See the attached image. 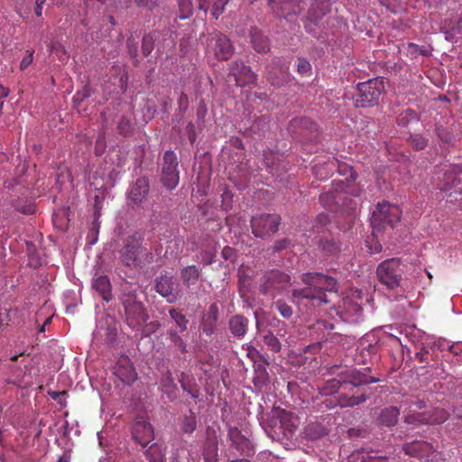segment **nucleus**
<instances>
[{
	"label": "nucleus",
	"instance_id": "1",
	"mask_svg": "<svg viewBox=\"0 0 462 462\" xmlns=\"http://www.w3.org/2000/svg\"><path fill=\"white\" fill-rule=\"evenodd\" d=\"M301 280L306 287L293 290L292 296L295 300H310L320 305L332 300L325 291L337 297V281L331 276L319 273H308L302 275Z\"/></svg>",
	"mask_w": 462,
	"mask_h": 462
},
{
	"label": "nucleus",
	"instance_id": "2",
	"mask_svg": "<svg viewBox=\"0 0 462 462\" xmlns=\"http://www.w3.org/2000/svg\"><path fill=\"white\" fill-rule=\"evenodd\" d=\"M143 237L139 232H135L131 240L128 241L123 249L121 259L126 266H137L142 263H151L152 254L149 250L142 245Z\"/></svg>",
	"mask_w": 462,
	"mask_h": 462
},
{
	"label": "nucleus",
	"instance_id": "3",
	"mask_svg": "<svg viewBox=\"0 0 462 462\" xmlns=\"http://www.w3.org/2000/svg\"><path fill=\"white\" fill-rule=\"evenodd\" d=\"M401 214V209L396 205L385 201L378 203L371 217L373 233L380 232L387 226L393 228L399 222Z\"/></svg>",
	"mask_w": 462,
	"mask_h": 462
},
{
	"label": "nucleus",
	"instance_id": "4",
	"mask_svg": "<svg viewBox=\"0 0 462 462\" xmlns=\"http://www.w3.org/2000/svg\"><path fill=\"white\" fill-rule=\"evenodd\" d=\"M362 291L356 290L343 298L335 308L337 315L346 322L356 323L361 319L363 309L361 307Z\"/></svg>",
	"mask_w": 462,
	"mask_h": 462
},
{
	"label": "nucleus",
	"instance_id": "5",
	"mask_svg": "<svg viewBox=\"0 0 462 462\" xmlns=\"http://www.w3.org/2000/svg\"><path fill=\"white\" fill-rule=\"evenodd\" d=\"M357 89L358 94L355 98L356 106L360 107L372 106L378 102L384 89V83L382 79H372L366 82L359 83Z\"/></svg>",
	"mask_w": 462,
	"mask_h": 462
},
{
	"label": "nucleus",
	"instance_id": "6",
	"mask_svg": "<svg viewBox=\"0 0 462 462\" xmlns=\"http://www.w3.org/2000/svg\"><path fill=\"white\" fill-rule=\"evenodd\" d=\"M121 301L125 308L126 322L134 329L140 328L148 319V314L143 305L136 300L133 293H124Z\"/></svg>",
	"mask_w": 462,
	"mask_h": 462
},
{
	"label": "nucleus",
	"instance_id": "7",
	"mask_svg": "<svg viewBox=\"0 0 462 462\" xmlns=\"http://www.w3.org/2000/svg\"><path fill=\"white\" fill-rule=\"evenodd\" d=\"M376 273L379 281L387 288L394 289L398 287L402 274L399 259L385 260L378 265Z\"/></svg>",
	"mask_w": 462,
	"mask_h": 462
},
{
	"label": "nucleus",
	"instance_id": "8",
	"mask_svg": "<svg viewBox=\"0 0 462 462\" xmlns=\"http://www.w3.org/2000/svg\"><path fill=\"white\" fill-rule=\"evenodd\" d=\"M206 49L208 54H213L218 60H227L233 53L229 39L217 32L208 35Z\"/></svg>",
	"mask_w": 462,
	"mask_h": 462
},
{
	"label": "nucleus",
	"instance_id": "9",
	"mask_svg": "<svg viewBox=\"0 0 462 462\" xmlns=\"http://www.w3.org/2000/svg\"><path fill=\"white\" fill-rule=\"evenodd\" d=\"M162 180L163 185L169 189H175L179 183L178 161L176 154L172 151H167L164 153Z\"/></svg>",
	"mask_w": 462,
	"mask_h": 462
},
{
	"label": "nucleus",
	"instance_id": "10",
	"mask_svg": "<svg viewBox=\"0 0 462 462\" xmlns=\"http://www.w3.org/2000/svg\"><path fill=\"white\" fill-rule=\"evenodd\" d=\"M447 419V412L443 409H435L432 411L417 413L416 409L404 411V420L408 424L425 423L440 424Z\"/></svg>",
	"mask_w": 462,
	"mask_h": 462
},
{
	"label": "nucleus",
	"instance_id": "11",
	"mask_svg": "<svg viewBox=\"0 0 462 462\" xmlns=\"http://www.w3.org/2000/svg\"><path fill=\"white\" fill-rule=\"evenodd\" d=\"M280 224V217L276 215H261L252 218L251 225L255 236L264 237L274 234Z\"/></svg>",
	"mask_w": 462,
	"mask_h": 462
},
{
	"label": "nucleus",
	"instance_id": "12",
	"mask_svg": "<svg viewBox=\"0 0 462 462\" xmlns=\"http://www.w3.org/2000/svg\"><path fill=\"white\" fill-rule=\"evenodd\" d=\"M290 282V276L279 271H272L264 276L262 287L263 294L275 297L276 292L283 290Z\"/></svg>",
	"mask_w": 462,
	"mask_h": 462
},
{
	"label": "nucleus",
	"instance_id": "13",
	"mask_svg": "<svg viewBox=\"0 0 462 462\" xmlns=\"http://www.w3.org/2000/svg\"><path fill=\"white\" fill-rule=\"evenodd\" d=\"M132 435L142 447L147 446L154 438L152 425L143 417L136 418L133 425Z\"/></svg>",
	"mask_w": 462,
	"mask_h": 462
},
{
	"label": "nucleus",
	"instance_id": "14",
	"mask_svg": "<svg viewBox=\"0 0 462 462\" xmlns=\"http://www.w3.org/2000/svg\"><path fill=\"white\" fill-rule=\"evenodd\" d=\"M439 173L442 174L440 180L442 183L439 184L441 190H448L457 184L462 183V166L458 164L444 165Z\"/></svg>",
	"mask_w": 462,
	"mask_h": 462
},
{
	"label": "nucleus",
	"instance_id": "15",
	"mask_svg": "<svg viewBox=\"0 0 462 462\" xmlns=\"http://www.w3.org/2000/svg\"><path fill=\"white\" fill-rule=\"evenodd\" d=\"M155 290L162 297L167 298L168 302H174L177 300L179 284L172 276L161 275L156 279Z\"/></svg>",
	"mask_w": 462,
	"mask_h": 462
},
{
	"label": "nucleus",
	"instance_id": "16",
	"mask_svg": "<svg viewBox=\"0 0 462 462\" xmlns=\"http://www.w3.org/2000/svg\"><path fill=\"white\" fill-rule=\"evenodd\" d=\"M403 450L407 455L416 457L424 462H430L435 458L433 447L425 441H412L403 446Z\"/></svg>",
	"mask_w": 462,
	"mask_h": 462
},
{
	"label": "nucleus",
	"instance_id": "17",
	"mask_svg": "<svg viewBox=\"0 0 462 462\" xmlns=\"http://www.w3.org/2000/svg\"><path fill=\"white\" fill-rule=\"evenodd\" d=\"M301 4L300 0H270L273 11L277 15L283 16L286 19L300 14L302 10Z\"/></svg>",
	"mask_w": 462,
	"mask_h": 462
},
{
	"label": "nucleus",
	"instance_id": "18",
	"mask_svg": "<svg viewBox=\"0 0 462 462\" xmlns=\"http://www.w3.org/2000/svg\"><path fill=\"white\" fill-rule=\"evenodd\" d=\"M230 72L235 77L238 86L253 84L256 80V75L243 62H233L230 67Z\"/></svg>",
	"mask_w": 462,
	"mask_h": 462
},
{
	"label": "nucleus",
	"instance_id": "19",
	"mask_svg": "<svg viewBox=\"0 0 462 462\" xmlns=\"http://www.w3.org/2000/svg\"><path fill=\"white\" fill-rule=\"evenodd\" d=\"M115 374L120 381L127 384L134 383L137 378V374L127 358H122L118 361L115 368Z\"/></svg>",
	"mask_w": 462,
	"mask_h": 462
},
{
	"label": "nucleus",
	"instance_id": "20",
	"mask_svg": "<svg viewBox=\"0 0 462 462\" xmlns=\"http://www.w3.org/2000/svg\"><path fill=\"white\" fill-rule=\"evenodd\" d=\"M92 288L98 292L104 300H111V283L106 275H97L92 280Z\"/></svg>",
	"mask_w": 462,
	"mask_h": 462
},
{
	"label": "nucleus",
	"instance_id": "21",
	"mask_svg": "<svg viewBox=\"0 0 462 462\" xmlns=\"http://www.w3.org/2000/svg\"><path fill=\"white\" fill-rule=\"evenodd\" d=\"M198 6L200 10L207 13L210 10L211 15L218 18L224 11V6L228 0H197Z\"/></svg>",
	"mask_w": 462,
	"mask_h": 462
},
{
	"label": "nucleus",
	"instance_id": "22",
	"mask_svg": "<svg viewBox=\"0 0 462 462\" xmlns=\"http://www.w3.org/2000/svg\"><path fill=\"white\" fill-rule=\"evenodd\" d=\"M149 191L148 182L145 179H138L135 184L131 188L129 198L134 203H141Z\"/></svg>",
	"mask_w": 462,
	"mask_h": 462
},
{
	"label": "nucleus",
	"instance_id": "23",
	"mask_svg": "<svg viewBox=\"0 0 462 462\" xmlns=\"http://www.w3.org/2000/svg\"><path fill=\"white\" fill-rule=\"evenodd\" d=\"M160 390L166 394L170 400H174L177 397L178 387L170 371L162 374L160 380Z\"/></svg>",
	"mask_w": 462,
	"mask_h": 462
},
{
	"label": "nucleus",
	"instance_id": "24",
	"mask_svg": "<svg viewBox=\"0 0 462 462\" xmlns=\"http://www.w3.org/2000/svg\"><path fill=\"white\" fill-rule=\"evenodd\" d=\"M330 11V5L327 0H314L309 10V17L311 21H318Z\"/></svg>",
	"mask_w": 462,
	"mask_h": 462
},
{
	"label": "nucleus",
	"instance_id": "25",
	"mask_svg": "<svg viewBox=\"0 0 462 462\" xmlns=\"http://www.w3.org/2000/svg\"><path fill=\"white\" fill-rule=\"evenodd\" d=\"M400 415L399 409L393 406L382 410L378 420L381 425L392 427L396 424Z\"/></svg>",
	"mask_w": 462,
	"mask_h": 462
},
{
	"label": "nucleus",
	"instance_id": "26",
	"mask_svg": "<svg viewBox=\"0 0 462 462\" xmlns=\"http://www.w3.org/2000/svg\"><path fill=\"white\" fill-rule=\"evenodd\" d=\"M443 32L447 41L457 42L462 39V17L454 24L451 23L445 24Z\"/></svg>",
	"mask_w": 462,
	"mask_h": 462
},
{
	"label": "nucleus",
	"instance_id": "27",
	"mask_svg": "<svg viewBox=\"0 0 462 462\" xmlns=\"http://www.w3.org/2000/svg\"><path fill=\"white\" fill-rule=\"evenodd\" d=\"M179 382L183 391L187 392L193 399L199 398V390L197 388L192 376L182 372L180 375Z\"/></svg>",
	"mask_w": 462,
	"mask_h": 462
},
{
	"label": "nucleus",
	"instance_id": "28",
	"mask_svg": "<svg viewBox=\"0 0 462 462\" xmlns=\"http://www.w3.org/2000/svg\"><path fill=\"white\" fill-rule=\"evenodd\" d=\"M377 381H378V379L368 376L359 371L350 370L347 379L346 380V383H348L354 386H357V385H361V384H368L371 383H375Z\"/></svg>",
	"mask_w": 462,
	"mask_h": 462
},
{
	"label": "nucleus",
	"instance_id": "29",
	"mask_svg": "<svg viewBox=\"0 0 462 462\" xmlns=\"http://www.w3.org/2000/svg\"><path fill=\"white\" fill-rule=\"evenodd\" d=\"M251 41L254 49L257 52H266L269 50L268 39L257 29H253L251 31Z\"/></svg>",
	"mask_w": 462,
	"mask_h": 462
},
{
	"label": "nucleus",
	"instance_id": "30",
	"mask_svg": "<svg viewBox=\"0 0 462 462\" xmlns=\"http://www.w3.org/2000/svg\"><path fill=\"white\" fill-rule=\"evenodd\" d=\"M229 327L234 336L242 337L247 329V319L239 315L234 316L230 319Z\"/></svg>",
	"mask_w": 462,
	"mask_h": 462
},
{
	"label": "nucleus",
	"instance_id": "31",
	"mask_svg": "<svg viewBox=\"0 0 462 462\" xmlns=\"http://www.w3.org/2000/svg\"><path fill=\"white\" fill-rule=\"evenodd\" d=\"M197 428V420L195 414L189 411L180 422V430L183 433L191 434Z\"/></svg>",
	"mask_w": 462,
	"mask_h": 462
},
{
	"label": "nucleus",
	"instance_id": "32",
	"mask_svg": "<svg viewBox=\"0 0 462 462\" xmlns=\"http://www.w3.org/2000/svg\"><path fill=\"white\" fill-rule=\"evenodd\" d=\"M169 315L171 320L175 323L180 332H183L187 329V325L189 321L186 319V317L181 313V311L171 308L169 309Z\"/></svg>",
	"mask_w": 462,
	"mask_h": 462
},
{
	"label": "nucleus",
	"instance_id": "33",
	"mask_svg": "<svg viewBox=\"0 0 462 462\" xmlns=\"http://www.w3.org/2000/svg\"><path fill=\"white\" fill-rule=\"evenodd\" d=\"M199 273L196 266L185 267L181 271V277L187 285L195 284L199 279Z\"/></svg>",
	"mask_w": 462,
	"mask_h": 462
},
{
	"label": "nucleus",
	"instance_id": "34",
	"mask_svg": "<svg viewBox=\"0 0 462 462\" xmlns=\"http://www.w3.org/2000/svg\"><path fill=\"white\" fill-rule=\"evenodd\" d=\"M145 456L150 462H162L164 452L158 444H152L145 450Z\"/></svg>",
	"mask_w": 462,
	"mask_h": 462
},
{
	"label": "nucleus",
	"instance_id": "35",
	"mask_svg": "<svg viewBox=\"0 0 462 462\" xmlns=\"http://www.w3.org/2000/svg\"><path fill=\"white\" fill-rule=\"evenodd\" d=\"M179 18L181 20L189 18L193 13L192 0H179Z\"/></svg>",
	"mask_w": 462,
	"mask_h": 462
},
{
	"label": "nucleus",
	"instance_id": "36",
	"mask_svg": "<svg viewBox=\"0 0 462 462\" xmlns=\"http://www.w3.org/2000/svg\"><path fill=\"white\" fill-rule=\"evenodd\" d=\"M405 51H406V53L412 58H416L418 55H422V56L430 55V51L427 48L420 47L415 43H408L405 46Z\"/></svg>",
	"mask_w": 462,
	"mask_h": 462
},
{
	"label": "nucleus",
	"instance_id": "37",
	"mask_svg": "<svg viewBox=\"0 0 462 462\" xmlns=\"http://www.w3.org/2000/svg\"><path fill=\"white\" fill-rule=\"evenodd\" d=\"M205 462H217V446L215 443L208 444L204 448Z\"/></svg>",
	"mask_w": 462,
	"mask_h": 462
},
{
	"label": "nucleus",
	"instance_id": "38",
	"mask_svg": "<svg viewBox=\"0 0 462 462\" xmlns=\"http://www.w3.org/2000/svg\"><path fill=\"white\" fill-rule=\"evenodd\" d=\"M365 400L366 397L365 395L344 397L339 400V405L342 407H353L361 402H364Z\"/></svg>",
	"mask_w": 462,
	"mask_h": 462
},
{
	"label": "nucleus",
	"instance_id": "39",
	"mask_svg": "<svg viewBox=\"0 0 462 462\" xmlns=\"http://www.w3.org/2000/svg\"><path fill=\"white\" fill-rule=\"evenodd\" d=\"M49 48L50 51L56 54L60 61L64 62L68 60L69 56L61 44L54 42L51 43Z\"/></svg>",
	"mask_w": 462,
	"mask_h": 462
},
{
	"label": "nucleus",
	"instance_id": "40",
	"mask_svg": "<svg viewBox=\"0 0 462 462\" xmlns=\"http://www.w3.org/2000/svg\"><path fill=\"white\" fill-rule=\"evenodd\" d=\"M153 43H154L153 35L148 34L143 38L142 50H143V55L147 56L152 52V51L153 49Z\"/></svg>",
	"mask_w": 462,
	"mask_h": 462
},
{
	"label": "nucleus",
	"instance_id": "41",
	"mask_svg": "<svg viewBox=\"0 0 462 462\" xmlns=\"http://www.w3.org/2000/svg\"><path fill=\"white\" fill-rule=\"evenodd\" d=\"M274 306L283 318L288 319L292 315V310L287 303L278 300L274 303Z\"/></svg>",
	"mask_w": 462,
	"mask_h": 462
},
{
	"label": "nucleus",
	"instance_id": "42",
	"mask_svg": "<svg viewBox=\"0 0 462 462\" xmlns=\"http://www.w3.org/2000/svg\"><path fill=\"white\" fill-rule=\"evenodd\" d=\"M264 343L274 352H278L281 348L278 339L271 333L264 336Z\"/></svg>",
	"mask_w": 462,
	"mask_h": 462
},
{
	"label": "nucleus",
	"instance_id": "43",
	"mask_svg": "<svg viewBox=\"0 0 462 462\" xmlns=\"http://www.w3.org/2000/svg\"><path fill=\"white\" fill-rule=\"evenodd\" d=\"M411 143L416 150H422L427 145V140L420 134H415L411 136Z\"/></svg>",
	"mask_w": 462,
	"mask_h": 462
},
{
	"label": "nucleus",
	"instance_id": "44",
	"mask_svg": "<svg viewBox=\"0 0 462 462\" xmlns=\"http://www.w3.org/2000/svg\"><path fill=\"white\" fill-rule=\"evenodd\" d=\"M439 348L440 349H444L445 348V345H447V347L448 348V350L455 354V355H457L459 352H462V343L461 344H452V345H449L448 343L445 342V341H439Z\"/></svg>",
	"mask_w": 462,
	"mask_h": 462
},
{
	"label": "nucleus",
	"instance_id": "45",
	"mask_svg": "<svg viewBox=\"0 0 462 462\" xmlns=\"http://www.w3.org/2000/svg\"><path fill=\"white\" fill-rule=\"evenodd\" d=\"M381 3L384 5H386L388 8L395 7V5H398L400 8H404L409 4V0H380Z\"/></svg>",
	"mask_w": 462,
	"mask_h": 462
},
{
	"label": "nucleus",
	"instance_id": "46",
	"mask_svg": "<svg viewBox=\"0 0 462 462\" xmlns=\"http://www.w3.org/2000/svg\"><path fill=\"white\" fill-rule=\"evenodd\" d=\"M90 97V89L88 87L83 88L80 91H78L73 97L75 103L79 104L85 98Z\"/></svg>",
	"mask_w": 462,
	"mask_h": 462
},
{
	"label": "nucleus",
	"instance_id": "47",
	"mask_svg": "<svg viewBox=\"0 0 462 462\" xmlns=\"http://www.w3.org/2000/svg\"><path fill=\"white\" fill-rule=\"evenodd\" d=\"M322 249L328 254H334L337 251H338V246L334 242H322L321 243Z\"/></svg>",
	"mask_w": 462,
	"mask_h": 462
},
{
	"label": "nucleus",
	"instance_id": "48",
	"mask_svg": "<svg viewBox=\"0 0 462 462\" xmlns=\"http://www.w3.org/2000/svg\"><path fill=\"white\" fill-rule=\"evenodd\" d=\"M297 68H298V71L300 74H306L307 72H309L310 70L311 66L307 60L299 59Z\"/></svg>",
	"mask_w": 462,
	"mask_h": 462
},
{
	"label": "nucleus",
	"instance_id": "49",
	"mask_svg": "<svg viewBox=\"0 0 462 462\" xmlns=\"http://www.w3.org/2000/svg\"><path fill=\"white\" fill-rule=\"evenodd\" d=\"M170 337L174 344L181 350L185 351L186 344L182 341V339L178 336L177 332L171 331Z\"/></svg>",
	"mask_w": 462,
	"mask_h": 462
},
{
	"label": "nucleus",
	"instance_id": "50",
	"mask_svg": "<svg viewBox=\"0 0 462 462\" xmlns=\"http://www.w3.org/2000/svg\"><path fill=\"white\" fill-rule=\"evenodd\" d=\"M135 3L140 7H144L149 10L153 9L157 5V0H135Z\"/></svg>",
	"mask_w": 462,
	"mask_h": 462
},
{
	"label": "nucleus",
	"instance_id": "51",
	"mask_svg": "<svg viewBox=\"0 0 462 462\" xmlns=\"http://www.w3.org/2000/svg\"><path fill=\"white\" fill-rule=\"evenodd\" d=\"M33 60V51H29L28 54L22 60L20 63V69L22 70L28 68V66L32 62Z\"/></svg>",
	"mask_w": 462,
	"mask_h": 462
},
{
	"label": "nucleus",
	"instance_id": "52",
	"mask_svg": "<svg viewBox=\"0 0 462 462\" xmlns=\"http://www.w3.org/2000/svg\"><path fill=\"white\" fill-rule=\"evenodd\" d=\"M438 135L446 143H450L452 141L451 134L445 129H438Z\"/></svg>",
	"mask_w": 462,
	"mask_h": 462
},
{
	"label": "nucleus",
	"instance_id": "53",
	"mask_svg": "<svg viewBox=\"0 0 462 462\" xmlns=\"http://www.w3.org/2000/svg\"><path fill=\"white\" fill-rule=\"evenodd\" d=\"M46 0H36L35 14L41 16L42 14V7Z\"/></svg>",
	"mask_w": 462,
	"mask_h": 462
},
{
	"label": "nucleus",
	"instance_id": "54",
	"mask_svg": "<svg viewBox=\"0 0 462 462\" xmlns=\"http://www.w3.org/2000/svg\"><path fill=\"white\" fill-rule=\"evenodd\" d=\"M119 129L122 133H124L125 134H126L128 133V130L130 129V124L129 122H126V123H120L119 124Z\"/></svg>",
	"mask_w": 462,
	"mask_h": 462
},
{
	"label": "nucleus",
	"instance_id": "55",
	"mask_svg": "<svg viewBox=\"0 0 462 462\" xmlns=\"http://www.w3.org/2000/svg\"><path fill=\"white\" fill-rule=\"evenodd\" d=\"M369 250L371 254H376L382 250V246L380 245H375L374 248L369 247Z\"/></svg>",
	"mask_w": 462,
	"mask_h": 462
},
{
	"label": "nucleus",
	"instance_id": "56",
	"mask_svg": "<svg viewBox=\"0 0 462 462\" xmlns=\"http://www.w3.org/2000/svg\"><path fill=\"white\" fill-rule=\"evenodd\" d=\"M8 95L7 88L0 85V98L5 97Z\"/></svg>",
	"mask_w": 462,
	"mask_h": 462
},
{
	"label": "nucleus",
	"instance_id": "57",
	"mask_svg": "<svg viewBox=\"0 0 462 462\" xmlns=\"http://www.w3.org/2000/svg\"><path fill=\"white\" fill-rule=\"evenodd\" d=\"M286 241L279 242V244L275 246L276 250H281L282 248L286 247Z\"/></svg>",
	"mask_w": 462,
	"mask_h": 462
},
{
	"label": "nucleus",
	"instance_id": "58",
	"mask_svg": "<svg viewBox=\"0 0 462 462\" xmlns=\"http://www.w3.org/2000/svg\"><path fill=\"white\" fill-rule=\"evenodd\" d=\"M414 406H415L416 409L420 410L423 407H425V404H424V402L422 401H420V402L414 403Z\"/></svg>",
	"mask_w": 462,
	"mask_h": 462
},
{
	"label": "nucleus",
	"instance_id": "59",
	"mask_svg": "<svg viewBox=\"0 0 462 462\" xmlns=\"http://www.w3.org/2000/svg\"><path fill=\"white\" fill-rule=\"evenodd\" d=\"M231 252V249L229 247H226L224 250H223V254L226 258L228 257V254L229 253Z\"/></svg>",
	"mask_w": 462,
	"mask_h": 462
},
{
	"label": "nucleus",
	"instance_id": "60",
	"mask_svg": "<svg viewBox=\"0 0 462 462\" xmlns=\"http://www.w3.org/2000/svg\"><path fill=\"white\" fill-rule=\"evenodd\" d=\"M58 462H69V458L66 456L60 457Z\"/></svg>",
	"mask_w": 462,
	"mask_h": 462
},
{
	"label": "nucleus",
	"instance_id": "61",
	"mask_svg": "<svg viewBox=\"0 0 462 462\" xmlns=\"http://www.w3.org/2000/svg\"><path fill=\"white\" fill-rule=\"evenodd\" d=\"M329 384H331V386H332L333 388H337V387H338V382H337V381H331V382L329 383Z\"/></svg>",
	"mask_w": 462,
	"mask_h": 462
},
{
	"label": "nucleus",
	"instance_id": "62",
	"mask_svg": "<svg viewBox=\"0 0 462 462\" xmlns=\"http://www.w3.org/2000/svg\"><path fill=\"white\" fill-rule=\"evenodd\" d=\"M230 462H250V461L248 459L242 458V459L231 460Z\"/></svg>",
	"mask_w": 462,
	"mask_h": 462
},
{
	"label": "nucleus",
	"instance_id": "63",
	"mask_svg": "<svg viewBox=\"0 0 462 462\" xmlns=\"http://www.w3.org/2000/svg\"><path fill=\"white\" fill-rule=\"evenodd\" d=\"M417 356H420V361L423 362V360H424L423 359V354L422 353H418Z\"/></svg>",
	"mask_w": 462,
	"mask_h": 462
},
{
	"label": "nucleus",
	"instance_id": "64",
	"mask_svg": "<svg viewBox=\"0 0 462 462\" xmlns=\"http://www.w3.org/2000/svg\"><path fill=\"white\" fill-rule=\"evenodd\" d=\"M188 128L189 131H193L194 125L192 124H189Z\"/></svg>",
	"mask_w": 462,
	"mask_h": 462
}]
</instances>
